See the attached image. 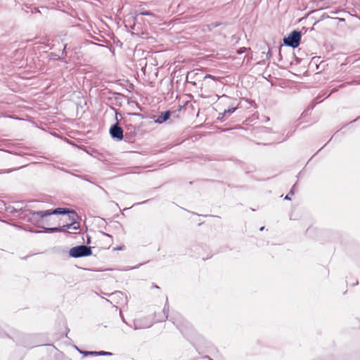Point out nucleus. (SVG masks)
Here are the masks:
<instances>
[{"instance_id":"1","label":"nucleus","mask_w":360,"mask_h":360,"mask_svg":"<svg viewBox=\"0 0 360 360\" xmlns=\"http://www.w3.org/2000/svg\"><path fill=\"white\" fill-rule=\"evenodd\" d=\"M33 217L37 216L41 218L49 216L51 214H68V219L70 221V224H64L59 227H54V228H47L46 229V232L49 233H53L57 231H64L66 229H69L71 226H73L74 229H77V227L75 225L76 224V220L77 219V215L76 212L73 210H70L66 208H57L53 210H46V211H39V212H32Z\"/></svg>"},{"instance_id":"2","label":"nucleus","mask_w":360,"mask_h":360,"mask_svg":"<svg viewBox=\"0 0 360 360\" xmlns=\"http://www.w3.org/2000/svg\"><path fill=\"white\" fill-rule=\"evenodd\" d=\"M92 253L91 248L86 245H79L70 250V256L74 258L89 256Z\"/></svg>"},{"instance_id":"3","label":"nucleus","mask_w":360,"mask_h":360,"mask_svg":"<svg viewBox=\"0 0 360 360\" xmlns=\"http://www.w3.org/2000/svg\"><path fill=\"white\" fill-rule=\"evenodd\" d=\"M301 39V34L298 31L292 32L288 37L284 38V43L287 46L296 48L299 46Z\"/></svg>"},{"instance_id":"4","label":"nucleus","mask_w":360,"mask_h":360,"mask_svg":"<svg viewBox=\"0 0 360 360\" xmlns=\"http://www.w3.org/2000/svg\"><path fill=\"white\" fill-rule=\"evenodd\" d=\"M110 134L113 139L119 141L123 139V130L117 124H115L110 127Z\"/></svg>"},{"instance_id":"5","label":"nucleus","mask_w":360,"mask_h":360,"mask_svg":"<svg viewBox=\"0 0 360 360\" xmlns=\"http://www.w3.org/2000/svg\"><path fill=\"white\" fill-rule=\"evenodd\" d=\"M170 117V112L166 111L162 115H160L157 120H155V123L162 124L167 121Z\"/></svg>"},{"instance_id":"6","label":"nucleus","mask_w":360,"mask_h":360,"mask_svg":"<svg viewBox=\"0 0 360 360\" xmlns=\"http://www.w3.org/2000/svg\"><path fill=\"white\" fill-rule=\"evenodd\" d=\"M76 349H77V350H78L80 353L83 354L84 356H89V355H97V354H98V352H82V351L79 350L77 347H76Z\"/></svg>"},{"instance_id":"7","label":"nucleus","mask_w":360,"mask_h":360,"mask_svg":"<svg viewBox=\"0 0 360 360\" xmlns=\"http://www.w3.org/2000/svg\"><path fill=\"white\" fill-rule=\"evenodd\" d=\"M112 354L108 352L101 351L98 352L97 355L100 356H111Z\"/></svg>"},{"instance_id":"8","label":"nucleus","mask_w":360,"mask_h":360,"mask_svg":"<svg viewBox=\"0 0 360 360\" xmlns=\"http://www.w3.org/2000/svg\"><path fill=\"white\" fill-rule=\"evenodd\" d=\"M236 108H229L224 111V114L226 113H233L236 110Z\"/></svg>"},{"instance_id":"9","label":"nucleus","mask_w":360,"mask_h":360,"mask_svg":"<svg viewBox=\"0 0 360 360\" xmlns=\"http://www.w3.org/2000/svg\"><path fill=\"white\" fill-rule=\"evenodd\" d=\"M246 50H247L246 48H240V49H238L237 51V52H238V53L241 54V53H245Z\"/></svg>"},{"instance_id":"10","label":"nucleus","mask_w":360,"mask_h":360,"mask_svg":"<svg viewBox=\"0 0 360 360\" xmlns=\"http://www.w3.org/2000/svg\"><path fill=\"white\" fill-rule=\"evenodd\" d=\"M141 15H152L153 14L149 11L141 12Z\"/></svg>"},{"instance_id":"11","label":"nucleus","mask_w":360,"mask_h":360,"mask_svg":"<svg viewBox=\"0 0 360 360\" xmlns=\"http://www.w3.org/2000/svg\"><path fill=\"white\" fill-rule=\"evenodd\" d=\"M207 78H213V77L210 75H207L205 77V79H207Z\"/></svg>"},{"instance_id":"12","label":"nucleus","mask_w":360,"mask_h":360,"mask_svg":"<svg viewBox=\"0 0 360 360\" xmlns=\"http://www.w3.org/2000/svg\"><path fill=\"white\" fill-rule=\"evenodd\" d=\"M285 200H290V197L288 196V195H287L285 197Z\"/></svg>"},{"instance_id":"13","label":"nucleus","mask_w":360,"mask_h":360,"mask_svg":"<svg viewBox=\"0 0 360 360\" xmlns=\"http://www.w3.org/2000/svg\"><path fill=\"white\" fill-rule=\"evenodd\" d=\"M164 312H165V314L167 313V312H166V306H165V308H164Z\"/></svg>"}]
</instances>
